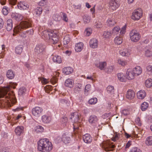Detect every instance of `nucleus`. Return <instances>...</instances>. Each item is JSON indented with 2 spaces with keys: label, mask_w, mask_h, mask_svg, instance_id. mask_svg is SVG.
<instances>
[{
  "label": "nucleus",
  "mask_w": 152,
  "mask_h": 152,
  "mask_svg": "<svg viewBox=\"0 0 152 152\" xmlns=\"http://www.w3.org/2000/svg\"><path fill=\"white\" fill-rule=\"evenodd\" d=\"M107 90L108 93L112 94L114 92V88L113 86H108L107 88Z\"/></svg>",
  "instance_id": "nucleus-46"
},
{
  "label": "nucleus",
  "mask_w": 152,
  "mask_h": 152,
  "mask_svg": "<svg viewBox=\"0 0 152 152\" xmlns=\"http://www.w3.org/2000/svg\"><path fill=\"white\" fill-rule=\"evenodd\" d=\"M12 21L11 19H9L7 21L6 29L7 31H10L13 27Z\"/></svg>",
  "instance_id": "nucleus-28"
},
{
  "label": "nucleus",
  "mask_w": 152,
  "mask_h": 152,
  "mask_svg": "<svg viewBox=\"0 0 152 152\" xmlns=\"http://www.w3.org/2000/svg\"><path fill=\"white\" fill-rule=\"evenodd\" d=\"M97 102V99L96 97L93 98L91 99L88 101V103L91 104H96Z\"/></svg>",
  "instance_id": "nucleus-53"
},
{
  "label": "nucleus",
  "mask_w": 152,
  "mask_h": 152,
  "mask_svg": "<svg viewBox=\"0 0 152 152\" xmlns=\"http://www.w3.org/2000/svg\"><path fill=\"white\" fill-rule=\"evenodd\" d=\"M70 39L68 35L65 36L63 40V43L64 45H66L69 42Z\"/></svg>",
  "instance_id": "nucleus-47"
},
{
  "label": "nucleus",
  "mask_w": 152,
  "mask_h": 152,
  "mask_svg": "<svg viewBox=\"0 0 152 152\" xmlns=\"http://www.w3.org/2000/svg\"><path fill=\"white\" fill-rule=\"evenodd\" d=\"M116 23L113 18H108L106 22V25L108 26H113Z\"/></svg>",
  "instance_id": "nucleus-27"
},
{
  "label": "nucleus",
  "mask_w": 152,
  "mask_h": 152,
  "mask_svg": "<svg viewBox=\"0 0 152 152\" xmlns=\"http://www.w3.org/2000/svg\"><path fill=\"white\" fill-rule=\"evenodd\" d=\"M26 92V89L25 87H22L20 88L18 90V94L19 95H25Z\"/></svg>",
  "instance_id": "nucleus-41"
},
{
  "label": "nucleus",
  "mask_w": 152,
  "mask_h": 152,
  "mask_svg": "<svg viewBox=\"0 0 152 152\" xmlns=\"http://www.w3.org/2000/svg\"><path fill=\"white\" fill-rule=\"evenodd\" d=\"M120 29V28L118 26H116L112 29L111 32L112 34L113 35H117Z\"/></svg>",
  "instance_id": "nucleus-43"
},
{
  "label": "nucleus",
  "mask_w": 152,
  "mask_h": 152,
  "mask_svg": "<svg viewBox=\"0 0 152 152\" xmlns=\"http://www.w3.org/2000/svg\"><path fill=\"white\" fill-rule=\"evenodd\" d=\"M123 42L122 38L120 36H117L114 39V42L115 44L120 45Z\"/></svg>",
  "instance_id": "nucleus-36"
},
{
  "label": "nucleus",
  "mask_w": 152,
  "mask_h": 152,
  "mask_svg": "<svg viewBox=\"0 0 152 152\" xmlns=\"http://www.w3.org/2000/svg\"><path fill=\"white\" fill-rule=\"evenodd\" d=\"M137 95L138 99H142L145 97L146 94L144 90H140L137 93Z\"/></svg>",
  "instance_id": "nucleus-24"
},
{
  "label": "nucleus",
  "mask_w": 152,
  "mask_h": 152,
  "mask_svg": "<svg viewBox=\"0 0 152 152\" xmlns=\"http://www.w3.org/2000/svg\"><path fill=\"white\" fill-rule=\"evenodd\" d=\"M84 44L81 42L78 43L76 44L75 50L77 52H80L83 49Z\"/></svg>",
  "instance_id": "nucleus-29"
},
{
  "label": "nucleus",
  "mask_w": 152,
  "mask_h": 152,
  "mask_svg": "<svg viewBox=\"0 0 152 152\" xmlns=\"http://www.w3.org/2000/svg\"><path fill=\"white\" fill-rule=\"evenodd\" d=\"M136 77L140 75L142 72V69L139 66H137L134 68L131 69Z\"/></svg>",
  "instance_id": "nucleus-14"
},
{
  "label": "nucleus",
  "mask_w": 152,
  "mask_h": 152,
  "mask_svg": "<svg viewBox=\"0 0 152 152\" xmlns=\"http://www.w3.org/2000/svg\"><path fill=\"white\" fill-rule=\"evenodd\" d=\"M111 33L110 32L108 31H104L103 36L105 38H108L111 35Z\"/></svg>",
  "instance_id": "nucleus-61"
},
{
  "label": "nucleus",
  "mask_w": 152,
  "mask_h": 152,
  "mask_svg": "<svg viewBox=\"0 0 152 152\" xmlns=\"http://www.w3.org/2000/svg\"><path fill=\"white\" fill-rule=\"evenodd\" d=\"M117 76L118 80L121 82H126L127 80L126 76L122 72L118 73Z\"/></svg>",
  "instance_id": "nucleus-22"
},
{
  "label": "nucleus",
  "mask_w": 152,
  "mask_h": 152,
  "mask_svg": "<svg viewBox=\"0 0 152 152\" xmlns=\"http://www.w3.org/2000/svg\"><path fill=\"white\" fill-rule=\"evenodd\" d=\"M48 3L47 0H41L38 3V4L41 6H44L46 5Z\"/></svg>",
  "instance_id": "nucleus-58"
},
{
  "label": "nucleus",
  "mask_w": 152,
  "mask_h": 152,
  "mask_svg": "<svg viewBox=\"0 0 152 152\" xmlns=\"http://www.w3.org/2000/svg\"><path fill=\"white\" fill-rule=\"evenodd\" d=\"M93 75H88L87 77L85 76L84 78L87 80H90V82L93 83L96 82V79Z\"/></svg>",
  "instance_id": "nucleus-45"
},
{
  "label": "nucleus",
  "mask_w": 152,
  "mask_h": 152,
  "mask_svg": "<svg viewBox=\"0 0 152 152\" xmlns=\"http://www.w3.org/2000/svg\"><path fill=\"white\" fill-rule=\"evenodd\" d=\"M129 36L131 41L134 42H138L141 38L140 34L135 30H133L130 31L129 33Z\"/></svg>",
  "instance_id": "nucleus-9"
},
{
  "label": "nucleus",
  "mask_w": 152,
  "mask_h": 152,
  "mask_svg": "<svg viewBox=\"0 0 152 152\" xmlns=\"http://www.w3.org/2000/svg\"><path fill=\"white\" fill-rule=\"evenodd\" d=\"M118 0H110V8L113 10H115L119 6Z\"/></svg>",
  "instance_id": "nucleus-12"
},
{
  "label": "nucleus",
  "mask_w": 152,
  "mask_h": 152,
  "mask_svg": "<svg viewBox=\"0 0 152 152\" xmlns=\"http://www.w3.org/2000/svg\"><path fill=\"white\" fill-rule=\"evenodd\" d=\"M83 20L85 23H89L91 20V17L88 15H86L83 18Z\"/></svg>",
  "instance_id": "nucleus-59"
},
{
  "label": "nucleus",
  "mask_w": 152,
  "mask_h": 152,
  "mask_svg": "<svg viewBox=\"0 0 152 152\" xmlns=\"http://www.w3.org/2000/svg\"><path fill=\"white\" fill-rule=\"evenodd\" d=\"M100 145L106 151H112L115 147V145L108 140L103 141Z\"/></svg>",
  "instance_id": "nucleus-7"
},
{
  "label": "nucleus",
  "mask_w": 152,
  "mask_h": 152,
  "mask_svg": "<svg viewBox=\"0 0 152 152\" xmlns=\"http://www.w3.org/2000/svg\"><path fill=\"white\" fill-rule=\"evenodd\" d=\"M34 31L32 29L27 30L23 32L22 33H20V35L23 37H30L33 34Z\"/></svg>",
  "instance_id": "nucleus-16"
},
{
  "label": "nucleus",
  "mask_w": 152,
  "mask_h": 152,
  "mask_svg": "<svg viewBox=\"0 0 152 152\" xmlns=\"http://www.w3.org/2000/svg\"><path fill=\"white\" fill-rule=\"evenodd\" d=\"M11 17L13 19L17 21H20L23 18V16L21 15L15 13H12Z\"/></svg>",
  "instance_id": "nucleus-26"
},
{
  "label": "nucleus",
  "mask_w": 152,
  "mask_h": 152,
  "mask_svg": "<svg viewBox=\"0 0 152 152\" xmlns=\"http://www.w3.org/2000/svg\"><path fill=\"white\" fill-rule=\"evenodd\" d=\"M17 84L10 83L9 86L3 88L0 87V107L1 108L10 107L12 104L15 103L16 99L14 92L10 91V88H15ZM13 105V104H12Z\"/></svg>",
  "instance_id": "nucleus-1"
},
{
  "label": "nucleus",
  "mask_w": 152,
  "mask_h": 152,
  "mask_svg": "<svg viewBox=\"0 0 152 152\" xmlns=\"http://www.w3.org/2000/svg\"><path fill=\"white\" fill-rule=\"evenodd\" d=\"M71 134H65L62 136V140L65 144L69 143L71 140Z\"/></svg>",
  "instance_id": "nucleus-17"
},
{
  "label": "nucleus",
  "mask_w": 152,
  "mask_h": 152,
  "mask_svg": "<svg viewBox=\"0 0 152 152\" xmlns=\"http://www.w3.org/2000/svg\"><path fill=\"white\" fill-rule=\"evenodd\" d=\"M2 51L0 53V59L3 58L5 55V53H4V49L5 48V46L4 45L1 46Z\"/></svg>",
  "instance_id": "nucleus-57"
},
{
  "label": "nucleus",
  "mask_w": 152,
  "mask_h": 152,
  "mask_svg": "<svg viewBox=\"0 0 152 152\" xmlns=\"http://www.w3.org/2000/svg\"><path fill=\"white\" fill-rule=\"evenodd\" d=\"M43 111L42 108L39 107H36L33 108L31 110V113L33 115L36 117L40 116Z\"/></svg>",
  "instance_id": "nucleus-10"
},
{
  "label": "nucleus",
  "mask_w": 152,
  "mask_h": 152,
  "mask_svg": "<svg viewBox=\"0 0 152 152\" xmlns=\"http://www.w3.org/2000/svg\"><path fill=\"white\" fill-rule=\"evenodd\" d=\"M73 71V69L70 67H66L64 68L63 70V72L66 75H69Z\"/></svg>",
  "instance_id": "nucleus-34"
},
{
  "label": "nucleus",
  "mask_w": 152,
  "mask_h": 152,
  "mask_svg": "<svg viewBox=\"0 0 152 152\" xmlns=\"http://www.w3.org/2000/svg\"><path fill=\"white\" fill-rule=\"evenodd\" d=\"M38 79L39 81H41V83L43 84H46L49 82V81L47 79L42 77H39Z\"/></svg>",
  "instance_id": "nucleus-52"
},
{
  "label": "nucleus",
  "mask_w": 152,
  "mask_h": 152,
  "mask_svg": "<svg viewBox=\"0 0 152 152\" xmlns=\"http://www.w3.org/2000/svg\"><path fill=\"white\" fill-rule=\"evenodd\" d=\"M37 144V149L40 152H50L53 148L52 142L47 138L40 140Z\"/></svg>",
  "instance_id": "nucleus-2"
},
{
  "label": "nucleus",
  "mask_w": 152,
  "mask_h": 152,
  "mask_svg": "<svg viewBox=\"0 0 152 152\" xmlns=\"http://www.w3.org/2000/svg\"><path fill=\"white\" fill-rule=\"evenodd\" d=\"M145 55L147 57L152 56V51L149 49L146 50L145 51Z\"/></svg>",
  "instance_id": "nucleus-56"
},
{
  "label": "nucleus",
  "mask_w": 152,
  "mask_h": 152,
  "mask_svg": "<svg viewBox=\"0 0 152 152\" xmlns=\"http://www.w3.org/2000/svg\"><path fill=\"white\" fill-rule=\"evenodd\" d=\"M52 60L53 62L56 63L60 64L62 60L61 57L58 55H52Z\"/></svg>",
  "instance_id": "nucleus-32"
},
{
  "label": "nucleus",
  "mask_w": 152,
  "mask_h": 152,
  "mask_svg": "<svg viewBox=\"0 0 152 152\" xmlns=\"http://www.w3.org/2000/svg\"><path fill=\"white\" fill-rule=\"evenodd\" d=\"M31 22L30 19H26L20 22V24L15 27L13 29V35L15 34L20 32L23 30L31 26Z\"/></svg>",
  "instance_id": "nucleus-4"
},
{
  "label": "nucleus",
  "mask_w": 152,
  "mask_h": 152,
  "mask_svg": "<svg viewBox=\"0 0 152 152\" xmlns=\"http://www.w3.org/2000/svg\"><path fill=\"white\" fill-rule=\"evenodd\" d=\"M42 9L41 7H37L33 11L34 15L37 16H39L42 13Z\"/></svg>",
  "instance_id": "nucleus-30"
},
{
  "label": "nucleus",
  "mask_w": 152,
  "mask_h": 152,
  "mask_svg": "<svg viewBox=\"0 0 152 152\" xmlns=\"http://www.w3.org/2000/svg\"><path fill=\"white\" fill-rule=\"evenodd\" d=\"M92 33V29L91 28H87L84 31V34L86 36H89Z\"/></svg>",
  "instance_id": "nucleus-50"
},
{
  "label": "nucleus",
  "mask_w": 152,
  "mask_h": 152,
  "mask_svg": "<svg viewBox=\"0 0 152 152\" xmlns=\"http://www.w3.org/2000/svg\"><path fill=\"white\" fill-rule=\"evenodd\" d=\"M126 75L127 79L129 80L134 79L136 77L131 69H127L126 73Z\"/></svg>",
  "instance_id": "nucleus-13"
},
{
  "label": "nucleus",
  "mask_w": 152,
  "mask_h": 152,
  "mask_svg": "<svg viewBox=\"0 0 152 152\" xmlns=\"http://www.w3.org/2000/svg\"><path fill=\"white\" fill-rule=\"evenodd\" d=\"M142 11L141 8L135 10L132 13L131 18L134 21L138 20L142 17Z\"/></svg>",
  "instance_id": "nucleus-8"
},
{
  "label": "nucleus",
  "mask_w": 152,
  "mask_h": 152,
  "mask_svg": "<svg viewBox=\"0 0 152 152\" xmlns=\"http://www.w3.org/2000/svg\"><path fill=\"white\" fill-rule=\"evenodd\" d=\"M82 89V85L80 83H76L75 86L74 88V91L75 92L78 93Z\"/></svg>",
  "instance_id": "nucleus-31"
},
{
  "label": "nucleus",
  "mask_w": 152,
  "mask_h": 152,
  "mask_svg": "<svg viewBox=\"0 0 152 152\" xmlns=\"http://www.w3.org/2000/svg\"><path fill=\"white\" fill-rule=\"evenodd\" d=\"M130 152H142L141 150L137 147H133L130 150Z\"/></svg>",
  "instance_id": "nucleus-60"
},
{
  "label": "nucleus",
  "mask_w": 152,
  "mask_h": 152,
  "mask_svg": "<svg viewBox=\"0 0 152 152\" xmlns=\"http://www.w3.org/2000/svg\"><path fill=\"white\" fill-rule=\"evenodd\" d=\"M53 88V87L50 85H47L45 87V92L48 93H50V92L52 91Z\"/></svg>",
  "instance_id": "nucleus-54"
},
{
  "label": "nucleus",
  "mask_w": 152,
  "mask_h": 152,
  "mask_svg": "<svg viewBox=\"0 0 152 152\" xmlns=\"http://www.w3.org/2000/svg\"><path fill=\"white\" fill-rule=\"evenodd\" d=\"M67 121V118L66 117H64L61 119V124L63 126H66Z\"/></svg>",
  "instance_id": "nucleus-62"
},
{
  "label": "nucleus",
  "mask_w": 152,
  "mask_h": 152,
  "mask_svg": "<svg viewBox=\"0 0 152 152\" xmlns=\"http://www.w3.org/2000/svg\"><path fill=\"white\" fill-rule=\"evenodd\" d=\"M117 63L122 66H124L127 64L126 61L123 60L122 59L118 58L117 60Z\"/></svg>",
  "instance_id": "nucleus-44"
},
{
  "label": "nucleus",
  "mask_w": 152,
  "mask_h": 152,
  "mask_svg": "<svg viewBox=\"0 0 152 152\" xmlns=\"http://www.w3.org/2000/svg\"><path fill=\"white\" fill-rule=\"evenodd\" d=\"M23 128L22 126H18L15 128V132L18 135H20L23 132Z\"/></svg>",
  "instance_id": "nucleus-33"
},
{
  "label": "nucleus",
  "mask_w": 152,
  "mask_h": 152,
  "mask_svg": "<svg viewBox=\"0 0 152 152\" xmlns=\"http://www.w3.org/2000/svg\"><path fill=\"white\" fill-rule=\"evenodd\" d=\"M126 25L124 26L121 28L120 32V35L123 36L126 33Z\"/></svg>",
  "instance_id": "nucleus-51"
},
{
  "label": "nucleus",
  "mask_w": 152,
  "mask_h": 152,
  "mask_svg": "<svg viewBox=\"0 0 152 152\" xmlns=\"http://www.w3.org/2000/svg\"><path fill=\"white\" fill-rule=\"evenodd\" d=\"M80 114L78 113L75 112L71 114V119L72 122L74 133L75 134H80L81 132L82 128L80 126Z\"/></svg>",
  "instance_id": "nucleus-3"
},
{
  "label": "nucleus",
  "mask_w": 152,
  "mask_h": 152,
  "mask_svg": "<svg viewBox=\"0 0 152 152\" xmlns=\"http://www.w3.org/2000/svg\"><path fill=\"white\" fill-rule=\"evenodd\" d=\"M89 45L91 48L94 49L96 48L98 46V41L96 39H92L90 41Z\"/></svg>",
  "instance_id": "nucleus-21"
},
{
  "label": "nucleus",
  "mask_w": 152,
  "mask_h": 152,
  "mask_svg": "<svg viewBox=\"0 0 152 152\" xmlns=\"http://www.w3.org/2000/svg\"><path fill=\"white\" fill-rule=\"evenodd\" d=\"M45 46L41 43L37 45L35 47L34 52L40 60H44L47 57L45 53Z\"/></svg>",
  "instance_id": "nucleus-5"
},
{
  "label": "nucleus",
  "mask_w": 152,
  "mask_h": 152,
  "mask_svg": "<svg viewBox=\"0 0 152 152\" xmlns=\"http://www.w3.org/2000/svg\"><path fill=\"white\" fill-rule=\"evenodd\" d=\"M43 34L42 37L46 40H49V42L51 44H55L57 43L58 37L53 31H43Z\"/></svg>",
  "instance_id": "nucleus-6"
},
{
  "label": "nucleus",
  "mask_w": 152,
  "mask_h": 152,
  "mask_svg": "<svg viewBox=\"0 0 152 152\" xmlns=\"http://www.w3.org/2000/svg\"><path fill=\"white\" fill-rule=\"evenodd\" d=\"M23 50V47L22 45L18 46L15 48V53L17 54L20 55L22 53Z\"/></svg>",
  "instance_id": "nucleus-37"
},
{
  "label": "nucleus",
  "mask_w": 152,
  "mask_h": 152,
  "mask_svg": "<svg viewBox=\"0 0 152 152\" xmlns=\"http://www.w3.org/2000/svg\"><path fill=\"white\" fill-rule=\"evenodd\" d=\"M35 130L37 132H41L44 131V128L42 126L39 125L35 128Z\"/></svg>",
  "instance_id": "nucleus-48"
},
{
  "label": "nucleus",
  "mask_w": 152,
  "mask_h": 152,
  "mask_svg": "<svg viewBox=\"0 0 152 152\" xmlns=\"http://www.w3.org/2000/svg\"><path fill=\"white\" fill-rule=\"evenodd\" d=\"M99 119L97 116L94 115H91L89 118L88 121L91 126H96L97 125Z\"/></svg>",
  "instance_id": "nucleus-11"
},
{
  "label": "nucleus",
  "mask_w": 152,
  "mask_h": 152,
  "mask_svg": "<svg viewBox=\"0 0 152 152\" xmlns=\"http://www.w3.org/2000/svg\"><path fill=\"white\" fill-rule=\"evenodd\" d=\"M7 8L6 6H4L2 10L3 14L4 15H7L8 13Z\"/></svg>",
  "instance_id": "nucleus-63"
},
{
  "label": "nucleus",
  "mask_w": 152,
  "mask_h": 152,
  "mask_svg": "<svg viewBox=\"0 0 152 152\" xmlns=\"http://www.w3.org/2000/svg\"><path fill=\"white\" fill-rule=\"evenodd\" d=\"M91 88V86L90 84H88L85 86L84 89V94L86 96L88 94L89 92L90 91Z\"/></svg>",
  "instance_id": "nucleus-40"
},
{
  "label": "nucleus",
  "mask_w": 152,
  "mask_h": 152,
  "mask_svg": "<svg viewBox=\"0 0 152 152\" xmlns=\"http://www.w3.org/2000/svg\"><path fill=\"white\" fill-rule=\"evenodd\" d=\"M74 85V82L72 79L68 78L65 82V85L66 86L70 88L72 87Z\"/></svg>",
  "instance_id": "nucleus-25"
},
{
  "label": "nucleus",
  "mask_w": 152,
  "mask_h": 152,
  "mask_svg": "<svg viewBox=\"0 0 152 152\" xmlns=\"http://www.w3.org/2000/svg\"><path fill=\"white\" fill-rule=\"evenodd\" d=\"M63 20L66 22H67L68 20V18L67 15L65 13H63L62 17Z\"/></svg>",
  "instance_id": "nucleus-64"
},
{
  "label": "nucleus",
  "mask_w": 152,
  "mask_h": 152,
  "mask_svg": "<svg viewBox=\"0 0 152 152\" xmlns=\"http://www.w3.org/2000/svg\"><path fill=\"white\" fill-rule=\"evenodd\" d=\"M146 71L150 75H152V65H149L146 67Z\"/></svg>",
  "instance_id": "nucleus-55"
},
{
  "label": "nucleus",
  "mask_w": 152,
  "mask_h": 152,
  "mask_svg": "<svg viewBox=\"0 0 152 152\" xmlns=\"http://www.w3.org/2000/svg\"><path fill=\"white\" fill-rule=\"evenodd\" d=\"M146 144L148 145H152V136L147 137L145 142Z\"/></svg>",
  "instance_id": "nucleus-49"
},
{
  "label": "nucleus",
  "mask_w": 152,
  "mask_h": 152,
  "mask_svg": "<svg viewBox=\"0 0 152 152\" xmlns=\"http://www.w3.org/2000/svg\"><path fill=\"white\" fill-rule=\"evenodd\" d=\"M51 117L48 115L45 114L41 117V120L44 124H48L51 121Z\"/></svg>",
  "instance_id": "nucleus-15"
},
{
  "label": "nucleus",
  "mask_w": 152,
  "mask_h": 152,
  "mask_svg": "<svg viewBox=\"0 0 152 152\" xmlns=\"http://www.w3.org/2000/svg\"><path fill=\"white\" fill-rule=\"evenodd\" d=\"M83 139L84 142L87 144L91 143L92 140V137L88 134H86L83 135Z\"/></svg>",
  "instance_id": "nucleus-18"
},
{
  "label": "nucleus",
  "mask_w": 152,
  "mask_h": 152,
  "mask_svg": "<svg viewBox=\"0 0 152 152\" xmlns=\"http://www.w3.org/2000/svg\"><path fill=\"white\" fill-rule=\"evenodd\" d=\"M131 51L128 49H123L119 51L120 54L123 56L129 57L131 54Z\"/></svg>",
  "instance_id": "nucleus-20"
},
{
  "label": "nucleus",
  "mask_w": 152,
  "mask_h": 152,
  "mask_svg": "<svg viewBox=\"0 0 152 152\" xmlns=\"http://www.w3.org/2000/svg\"><path fill=\"white\" fill-rule=\"evenodd\" d=\"M6 75L7 78L12 79L15 76V74L12 70H9L7 72Z\"/></svg>",
  "instance_id": "nucleus-38"
},
{
  "label": "nucleus",
  "mask_w": 152,
  "mask_h": 152,
  "mask_svg": "<svg viewBox=\"0 0 152 152\" xmlns=\"http://www.w3.org/2000/svg\"><path fill=\"white\" fill-rule=\"evenodd\" d=\"M145 85L146 87L150 88L152 86V79H148L145 82Z\"/></svg>",
  "instance_id": "nucleus-42"
},
{
  "label": "nucleus",
  "mask_w": 152,
  "mask_h": 152,
  "mask_svg": "<svg viewBox=\"0 0 152 152\" xmlns=\"http://www.w3.org/2000/svg\"><path fill=\"white\" fill-rule=\"evenodd\" d=\"M149 104L146 102H144L142 103L140 106L141 109L142 111L146 110L148 108L149 106Z\"/></svg>",
  "instance_id": "nucleus-39"
},
{
  "label": "nucleus",
  "mask_w": 152,
  "mask_h": 152,
  "mask_svg": "<svg viewBox=\"0 0 152 152\" xmlns=\"http://www.w3.org/2000/svg\"><path fill=\"white\" fill-rule=\"evenodd\" d=\"M107 64L106 62H99L98 64H96V66L101 70H103L104 67L106 66Z\"/></svg>",
  "instance_id": "nucleus-35"
},
{
  "label": "nucleus",
  "mask_w": 152,
  "mask_h": 152,
  "mask_svg": "<svg viewBox=\"0 0 152 152\" xmlns=\"http://www.w3.org/2000/svg\"><path fill=\"white\" fill-rule=\"evenodd\" d=\"M135 96V92L132 89H129L127 91L126 94V98L129 99H132Z\"/></svg>",
  "instance_id": "nucleus-19"
},
{
  "label": "nucleus",
  "mask_w": 152,
  "mask_h": 152,
  "mask_svg": "<svg viewBox=\"0 0 152 152\" xmlns=\"http://www.w3.org/2000/svg\"><path fill=\"white\" fill-rule=\"evenodd\" d=\"M18 8L20 10H27L29 6L26 3L20 1L17 5Z\"/></svg>",
  "instance_id": "nucleus-23"
}]
</instances>
